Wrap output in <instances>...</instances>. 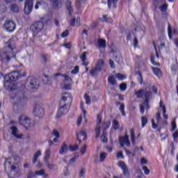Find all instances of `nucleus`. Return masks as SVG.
<instances>
[{
  "mask_svg": "<svg viewBox=\"0 0 178 178\" xmlns=\"http://www.w3.org/2000/svg\"><path fill=\"white\" fill-rule=\"evenodd\" d=\"M16 48V42L14 39H10L6 42V47L0 51L1 60L8 63L10 60L14 56L13 51Z\"/></svg>",
  "mask_w": 178,
  "mask_h": 178,
  "instance_id": "f257e3e1",
  "label": "nucleus"
},
{
  "mask_svg": "<svg viewBox=\"0 0 178 178\" xmlns=\"http://www.w3.org/2000/svg\"><path fill=\"white\" fill-rule=\"evenodd\" d=\"M19 72L13 71L11 73H9L8 75L4 76L3 86L4 88L8 91H13L17 88V86L15 84V81L19 79Z\"/></svg>",
  "mask_w": 178,
  "mask_h": 178,
  "instance_id": "f03ea898",
  "label": "nucleus"
},
{
  "mask_svg": "<svg viewBox=\"0 0 178 178\" xmlns=\"http://www.w3.org/2000/svg\"><path fill=\"white\" fill-rule=\"evenodd\" d=\"M64 95H67L68 96H63L61 100H60L59 108L58 110V113L56 115V118H59L62 115H65L68 113L69 108H67V106L70 105L72 101L73 100L71 95H69L67 92L64 93Z\"/></svg>",
  "mask_w": 178,
  "mask_h": 178,
  "instance_id": "7ed1b4c3",
  "label": "nucleus"
},
{
  "mask_svg": "<svg viewBox=\"0 0 178 178\" xmlns=\"http://www.w3.org/2000/svg\"><path fill=\"white\" fill-rule=\"evenodd\" d=\"M44 18H42L40 21H36L32 24L30 26V30L33 33V35H35L38 33H40L44 29Z\"/></svg>",
  "mask_w": 178,
  "mask_h": 178,
  "instance_id": "20e7f679",
  "label": "nucleus"
},
{
  "mask_svg": "<svg viewBox=\"0 0 178 178\" xmlns=\"http://www.w3.org/2000/svg\"><path fill=\"white\" fill-rule=\"evenodd\" d=\"M26 86L32 90H37L39 87V81L35 77L27 78Z\"/></svg>",
  "mask_w": 178,
  "mask_h": 178,
  "instance_id": "39448f33",
  "label": "nucleus"
},
{
  "mask_svg": "<svg viewBox=\"0 0 178 178\" xmlns=\"http://www.w3.org/2000/svg\"><path fill=\"white\" fill-rule=\"evenodd\" d=\"M19 122L21 126H23L25 128H29L31 126V120L27 118L25 115H22L19 118Z\"/></svg>",
  "mask_w": 178,
  "mask_h": 178,
  "instance_id": "423d86ee",
  "label": "nucleus"
},
{
  "mask_svg": "<svg viewBox=\"0 0 178 178\" xmlns=\"http://www.w3.org/2000/svg\"><path fill=\"white\" fill-rule=\"evenodd\" d=\"M3 28L8 33H13L15 31L16 25L13 21H6L3 25Z\"/></svg>",
  "mask_w": 178,
  "mask_h": 178,
  "instance_id": "0eeeda50",
  "label": "nucleus"
},
{
  "mask_svg": "<svg viewBox=\"0 0 178 178\" xmlns=\"http://www.w3.org/2000/svg\"><path fill=\"white\" fill-rule=\"evenodd\" d=\"M33 112V115L38 118H42V116L44 115V108H42L38 104H35Z\"/></svg>",
  "mask_w": 178,
  "mask_h": 178,
  "instance_id": "6e6552de",
  "label": "nucleus"
},
{
  "mask_svg": "<svg viewBox=\"0 0 178 178\" xmlns=\"http://www.w3.org/2000/svg\"><path fill=\"white\" fill-rule=\"evenodd\" d=\"M33 8V1L32 0H26L25 7L24 11H25V15L31 14Z\"/></svg>",
  "mask_w": 178,
  "mask_h": 178,
  "instance_id": "1a4fd4ad",
  "label": "nucleus"
},
{
  "mask_svg": "<svg viewBox=\"0 0 178 178\" xmlns=\"http://www.w3.org/2000/svg\"><path fill=\"white\" fill-rule=\"evenodd\" d=\"M118 166H120L122 170H123V175H124V177H129L130 173L129 171V168H127L125 162H123V161L118 162Z\"/></svg>",
  "mask_w": 178,
  "mask_h": 178,
  "instance_id": "9d476101",
  "label": "nucleus"
},
{
  "mask_svg": "<svg viewBox=\"0 0 178 178\" xmlns=\"http://www.w3.org/2000/svg\"><path fill=\"white\" fill-rule=\"evenodd\" d=\"M148 88H149V86H146L143 88H141L140 90L135 92L134 95H136L138 99H142L144 92L147 91Z\"/></svg>",
  "mask_w": 178,
  "mask_h": 178,
  "instance_id": "9b49d317",
  "label": "nucleus"
},
{
  "mask_svg": "<svg viewBox=\"0 0 178 178\" xmlns=\"http://www.w3.org/2000/svg\"><path fill=\"white\" fill-rule=\"evenodd\" d=\"M10 175H14L15 177H12V178H15V177L19 176V169L15 165H10Z\"/></svg>",
  "mask_w": 178,
  "mask_h": 178,
  "instance_id": "f8f14e48",
  "label": "nucleus"
},
{
  "mask_svg": "<svg viewBox=\"0 0 178 178\" xmlns=\"http://www.w3.org/2000/svg\"><path fill=\"white\" fill-rule=\"evenodd\" d=\"M65 8H66V10H67V11H68L69 15H72V14L74 12V9H73V6H72V2L70 0L66 1Z\"/></svg>",
  "mask_w": 178,
  "mask_h": 178,
  "instance_id": "ddd939ff",
  "label": "nucleus"
},
{
  "mask_svg": "<svg viewBox=\"0 0 178 178\" xmlns=\"http://www.w3.org/2000/svg\"><path fill=\"white\" fill-rule=\"evenodd\" d=\"M68 151V146L67 144H65V143H63L62 144V146L60 147V149H59V154H67Z\"/></svg>",
  "mask_w": 178,
  "mask_h": 178,
  "instance_id": "4468645a",
  "label": "nucleus"
},
{
  "mask_svg": "<svg viewBox=\"0 0 178 178\" xmlns=\"http://www.w3.org/2000/svg\"><path fill=\"white\" fill-rule=\"evenodd\" d=\"M44 163H45L47 168H48L50 170H52V171L58 170L57 165L55 164L49 163V161H44Z\"/></svg>",
  "mask_w": 178,
  "mask_h": 178,
  "instance_id": "2eb2a0df",
  "label": "nucleus"
},
{
  "mask_svg": "<svg viewBox=\"0 0 178 178\" xmlns=\"http://www.w3.org/2000/svg\"><path fill=\"white\" fill-rule=\"evenodd\" d=\"M119 1V0H107V5L108 9H111L112 7V5H113V8H117V3Z\"/></svg>",
  "mask_w": 178,
  "mask_h": 178,
  "instance_id": "dca6fc26",
  "label": "nucleus"
},
{
  "mask_svg": "<svg viewBox=\"0 0 178 178\" xmlns=\"http://www.w3.org/2000/svg\"><path fill=\"white\" fill-rule=\"evenodd\" d=\"M104 65V61L102 59L98 60L96 63L95 68L102 70L103 66Z\"/></svg>",
  "mask_w": 178,
  "mask_h": 178,
  "instance_id": "f3484780",
  "label": "nucleus"
},
{
  "mask_svg": "<svg viewBox=\"0 0 178 178\" xmlns=\"http://www.w3.org/2000/svg\"><path fill=\"white\" fill-rule=\"evenodd\" d=\"M10 130H12V134L17 139L22 138V136L17 134V127H10Z\"/></svg>",
  "mask_w": 178,
  "mask_h": 178,
  "instance_id": "a211bd4d",
  "label": "nucleus"
},
{
  "mask_svg": "<svg viewBox=\"0 0 178 178\" xmlns=\"http://www.w3.org/2000/svg\"><path fill=\"white\" fill-rule=\"evenodd\" d=\"M120 140H123V143L125 144L127 147L130 146V142L129 140V136L125 135L124 136H120Z\"/></svg>",
  "mask_w": 178,
  "mask_h": 178,
  "instance_id": "6ab92c4d",
  "label": "nucleus"
},
{
  "mask_svg": "<svg viewBox=\"0 0 178 178\" xmlns=\"http://www.w3.org/2000/svg\"><path fill=\"white\" fill-rule=\"evenodd\" d=\"M40 156H41V151H37L35 155H33V157L32 159V163L35 164V163H37L38 159Z\"/></svg>",
  "mask_w": 178,
  "mask_h": 178,
  "instance_id": "aec40b11",
  "label": "nucleus"
},
{
  "mask_svg": "<svg viewBox=\"0 0 178 178\" xmlns=\"http://www.w3.org/2000/svg\"><path fill=\"white\" fill-rule=\"evenodd\" d=\"M10 10H12L14 13H19V7L18 5L16 3H13L10 5Z\"/></svg>",
  "mask_w": 178,
  "mask_h": 178,
  "instance_id": "412c9836",
  "label": "nucleus"
},
{
  "mask_svg": "<svg viewBox=\"0 0 178 178\" xmlns=\"http://www.w3.org/2000/svg\"><path fill=\"white\" fill-rule=\"evenodd\" d=\"M101 71H102V70H98V69L94 67V69L91 70L90 72H89V73H90V75L92 76V77H95V76H97L98 72H100Z\"/></svg>",
  "mask_w": 178,
  "mask_h": 178,
  "instance_id": "4be33fe9",
  "label": "nucleus"
},
{
  "mask_svg": "<svg viewBox=\"0 0 178 178\" xmlns=\"http://www.w3.org/2000/svg\"><path fill=\"white\" fill-rule=\"evenodd\" d=\"M144 97H145V100H149L150 97L152 95V92L151 90H147L145 91V92L143 93Z\"/></svg>",
  "mask_w": 178,
  "mask_h": 178,
  "instance_id": "5701e85b",
  "label": "nucleus"
},
{
  "mask_svg": "<svg viewBox=\"0 0 178 178\" xmlns=\"http://www.w3.org/2000/svg\"><path fill=\"white\" fill-rule=\"evenodd\" d=\"M100 138H101V141L103 143H106L108 142V138H107V136H106V131H102V134Z\"/></svg>",
  "mask_w": 178,
  "mask_h": 178,
  "instance_id": "b1692460",
  "label": "nucleus"
},
{
  "mask_svg": "<svg viewBox=\"0 0 178 178\" xmlns=\"http://www.w3.org/2000/svg\"><path fill=\"white\" fill-rule=\"evenodd\" d=\"M108 83L111 84L112 86H115L117 84V81L115 80V78H114L113 76H108Z\"/></svg>",
  "mask_w": 178,
  "mask_h": 178,
  "instance_id": "393cba45",
  "label": "nucleus"
},
{
  "mask_svg": "<svg viewBox=\"0 0 178 178\" xmlns=\"http://www.w3.org/2000/svg\"><path fill=\"white\" fill-rule=\"evenodd\" d=\"M112 128H113L115 131H117L118 129H119L120 128L119 122H118L116 120H113L112 124Z\"/></svg>",
  "mask_w": 178,
  "mask_h": 178,
  "instance_id": "a878e982",
  "label": "nucleus"
},
{
  "mask_svg": "<svg viewBox=\"0 0 178 178\" xmlns=\"http://www.w3.org/2000/svg\"><path fill=\"white\" fill-rule=\"evenodd\" d=\"M95 138H99L101 133L99 125H96V127L95 129Z\"/></svg>",
  "mask_w": 178,
  "mask_h": 178,
  "instance_id": "bb28decb",
  "label": "nucleus"
},
{
  "mask_svg": "<svg viewBox=\"0 0 178 178\" xmlns=\"http://www.w3.org/2000/svg\"><path fill=\"white\" fill-rule=\"evenodd\" d=\"M102 19H103V22H104L105 23H112L113 22V19L111 17H108L107 15H102Z\"/></svg>",
  "mask_w": 178,
  "mask_h": 178,
  "instance_id": "cd10ccee",
  "label": "nucleus"
},
{
  "mask_svg": "<svg viewBox=\"0 0 178 178\" xmlns=\"http://www.w3.org/2000/svg\"><path fill=\"white\" fill-rule=\"evenodd\" d=\"M152 70L154 74H156V76H159L161 75V70H160L158 67H152Z\"/></svg>",
  "mask_w": 178,
  "mask_h": 178,
  "instance_id": "c85d7f7f",
  "label": "nucleus"
},
{
  "mask_svg": "<svg viewBox=\"0 0 178 178\" xmlns=\"http://www.w3.org/2000/svg\"><path fill=\"white\" fill-rule=\"evenodd\" d=\"M23 100H24V98H17V101H18V102L14 104L13 108L15 109L16 108H18V106H21Z\"/></svg>",
  "mask_w": 178,
  "mask_h": 178,
  "instance_id": "c756f323",
  "label": "nucleus"
},
{
  "mask_svg": "<svg viewBox=\"0 0 178 178\" xmlns=\"http://www.w3.org/2000/svg\"><path fill=\"white\" fill-rule=\"evenodd\" d=\"M148 123V118L145 116L141 118V127H145V125Z\"/></svg>",
  "mask_w": 178,
  "mask_h": 178,
  "instance_id": "7c9ffc66",
  "label": "nucleus"
},
{
  "mask_svg": "<svg viewBox=\"0 0 178 178\" xmlns=\"http://www.w3.org/2000/svg\"><path fill=\"white\" fill-rule=\"evenodd\" d=\"M98 44L100 48H106V41L102 39L98 40Z\"/></svg>",
  "mask_w": 178,
  "mask_h": 178,
  "instance_id": "2f4dec72",
  "label": "nucleus"
},
{
  "mask_svg": "<svg viewBox=\"0 0 178 178\" xmlns=\"http://www.w3.org/2000/svg\"><path fill=\"white\" fill-rule=\"evenodd\" d=\"M68 149L71 152H74V151H76L79 149V146H78L77 144H76L74 145H69Z\"/></svg>",
  "mask_w": 178,
  "mask_h": 178,
  "instance_id": "473e14b6",
  "label": "nucleus"
},
{
  "mask_svg": "<svg viewBox=\"0 0 178 178\" xmlns=\"http://www.w3.org/2000/svg\"><path fill=\"white\" fill-rule=\"evenodd\" d=\"M134 129H131V143L134 145H136V141L134 138Z\"/></svg>",
  "mask_w": 178,
  "mask_h": 178,
  "instance_id": "72a5a7b5",
  "label": "nucleus"
},
{
  "mask_svg": "<svg viewBox=\"0 0 178 178\" xmlns=\"http://www.w3.org/2000/svg\"><path fill=\"white\" fill-rule=\"evenodd\" d=\"M124 109H125V105H124V104L122 103L120 104V112L122 113V115H123V116H126V113H125Z\"/></svg>",
  "mask_w": 178,
  "mask_h": 178,
  "instance_id": "f704fd0d",
  "label": "nucleus"
},
{
  "mask_svg": "<svg viewBox=\"0 0 178 178\" xmlns=\"http://www.w3.org/2000/svg\"><path fill=\"white\" fill-rule=\"evenodd\" d=\"M97 126H100V124L102 123V113H98L97 114Z\"/></svg>",
  "mask_w": 178,
  "mask_h": 178,
  "instance_id": "c9c22d12",
  "label": "nucleus"
},
{
  "mask_svg": "<svg viewBox=\"0 0 178 178\" xmlns=\"http://www.w3.org/2000/svg\"><path fill=\"white\" fill-rule=\"evenodd\" d=\"M40 57L42 59L43 63L47 64V63L49 61L48 56L47 54H42Z\"/></svg>",
  "mask_w": 178,
  "mask_h": 178,
  "instance_id": "e433bc0d",
  "label": "nucleus"
},
{
  "mask_svg": "<svg viewBox=\"0 0 178 178\" xmlns=\"http://www.w3.org/2000/svg\"><path fill=\"white\" fill-rule=\"evenodd\" d=\"M115 77H117V79H118V80H120V81H122V80H124V79H126V76H125V75H123V74H120V73H118V74H115Z\"/></svg>",
  "mask_w": 178,
  "mask_h": 178,
  "instance_id": "4c0bfd02",
  "label": "nucleus"
},
{
  "mask_svg": "<svg viewBox=\"0 0 178 178\" xmlns=\"http://www.w3.org/2000/svg\"><path fill=\"white\" fill-rule=\"evenodd\" d=\"M51 151L50 149H47L45 152V157H44V161H49V159L50 158Z\"/></svg>",
  "mask_w": 178,
  "mask_h": 178,
  "instance_id": "58836bf2",
  "label": "nucleus"
},
{
  "mask_svg": "<svg viewBox=\"0 0 178 178\" xmlns=\"http://www.w3.org/2000/svg\"><path fill=\"white\" fill-rule=\"evenodd\" d=\"M84 99L87 105H90L91 104L90 98L86 93L84 95Z\"/></svg>",
  "mask_w": 178,
  "mask_h": 178,
  "instance_id": "ea45409f",
  "label": "nucleus"
},
{
  "mask_svg": "<svg viewBox=\"0 0 178 178\" xmlns=\"http://www.w3.org/2000/svg\"><path fill=\"white\" fill-rule=\"evenodd\" d=\"M35 174L36 175V176H42L45 174V171L44 169L36 170Z\"/></svg>",
  "mask_w": 178,
  "mask_h": 178,
  "instance_id": "a19ab883",
  "label": "nucleus"
},
{
  "mask_svg": "<svg viewBox=\"0 0 178 178\" xmlns=\"http://www.w3.org/2000/svg\"><path fill=\"white\" fill-rule=\"evenodd\" d=\"M149 100H144V102L143 103V106L145 107L146 111H149Z\"/></svg>",
  "mask_w": 178,
  "mask_h": 178,
  "instance_id": "79ce46f5",
  "label": "nucleus"
},
{
  "mask_svg": "<svg viewBox=\"0 0 178 178\" xmlns=\"http://www.w3.org/2000/svg\"><path fill=\"white\" fill-rule=\"evenodd\" d=\"M35 176H37L35 172H33L31 170H29V172H27V178H34Z\"/></svg>",
  "mask_w": 178,
  "mask_h": 178,
  "instance_id": "37998d69",
  "label": "nucleus"
},
{
  "mask_svg": "<svg viewBox=\"0 0 178 178\" xmlns=\"http://www.w3.org/2000/svg\"><path fill=\"white\" fill-rule=\"evenodd\" d=\"M168 4H163V6H160V10L162 11L163 13H165L168 10Z\"/></svg>",
  "mask_w": 178,
  "mask_h": 178,
  "instance_id": "c03bdc74",
  "label": "nucleus"
},
{
  "mask_svg": "<svg viewBox=\"0 0 178 178\" xmlns=\"http://www.w3.org/2000/svg\"><path fill=\"white\" fill-rule=\"evenodd\" d=\"M111 126V122L108 121L107 122H104V131H106L108 129H109Z\"/></svg>",
  "mask_w": 178,
  "mask_h": 178,
  "instance_id": "a18cd8bd",
  "label": "nucleus"
},
{
  "mask_svg": "<svg viewBox=\"0 0 178 178\" xmlns=\"http://www.w3.org/2000/svg\"><path fill=\"white\" fill-rule=\"evenodd\" d=\"M120 89L121 91H125L127 90V84L125 83H122L120 85Z\"/></svg>",
  "mask_w": 178,
  "mask_h": 178,
  "instance_id": "49530a36",
  "label": "nucleus"
},
{
  "mask_svg": "<svg viewBox=\"0 0 178 178\" xmlns=\"http://www.w3.org/2000/svg\"><path fill=\"white\" fill-rule=\"evenodd\" d=\"M106 158V152H101L100 154V161H104V159Z\"/></svg>",
  "mask_w": 178,
  "mask_h": 178,
  "instance_id": "de8ad7c7",
  "label": "nucleus"
},
{
  "mask_svg": "<svg viewBox=\"0 0 178 178\" xmlns=\"http://www.w3.org/2000/svg\"><path fill=\"white\" fill-rule=\"evenodd\" d=\"M88 51H84L81 56V59L82 62H85L86 60V55L88 54Z\"/></svg>",
  "mask_w": 178,
  "mask_h": 178,
  "instance_id": "09e8293b",
  "label": "nucleus"
},
{
  "mask_svg": "<svg viewBox=\"0 0 178 178\" xmlns=\"http://www.w3.org/2000/svg\"><path fill=\"white\" fill-rule=\"evenodd\" d=\"M79 73V66L76 65L74 68V70H72L71 74H77Z\"/></svg>",
  "mask_w": 178,
  "mask_h": 178,
  "instance_id": "8fccbe9b",
  "label": "nucleus"
},
{
  "mask_svg": "<svg viewBox=\"0 0 178 178\" xmlns=\"http://www.w3.org/2000/svg\"><path fill=\"white\" fill-rule=\"evenodd\" d=\"M52 2L53 7L58 8V0H49Z\"/></svg>",
  "mask_w": 178,
  "mask_h": 178,
  "instance_id": "3c124183",
  "label": "nucleus"
},
{
  "mask_svg": "<svg viewBox=\"0 0 178 178\" xmlns=\"http://www.w3.org/2000/svg\"><path fill=\"white\" fill-rule=\"evenodd\" d=\"M176 128H177V126L176 125V122L175 120H173L172 122V129L171 131L173 132L176 130Z\"/></svg>",
  "mask_w": 178,
  "mask_h": 178,
  "instance_id": "603ef678",
  "label": "nucleus"
},
{
  "mask_svg": "<svg viewBox=\"0 0 178 178\" xmlns=\"http://www.w3.org/2000/svg\"><path fill=\"white\" fill-rule=\"evenodd\" d=\"M172 138L174 141L176 142V140L178 138V130L174 131V133L172 134Z\"/></svg>",
  "mask_w": 178,
  "mask_h": 178,
  "instance_id": "864d4df0",
  "label": "nucleus"
},
{
  "mask_svg": "<svg viewBox=\"0 0 178 178\" xmlns=\"http://www.w3.org/2000/svg\"><path fill=\"white\" fill-rule=\"evenodd\" d=\"M143 171H144L145 175H149L150 171H149V170L148 169L147 167H146L145 165H144V166L143 167Z\"/></svg>",
  "mask_w": 178,
  "mask_h": 178,
  "instance_id": "5fc2aeb1",
  "label": "nucleus"
},
{
  "mask_svg": "<svg viewBox=\"0 0 178 178\" xmlns=\"http://www.w3.org/2000/svg\"><path fill=\"white\" fill-rule=\"evenodd\" d=\"M68 35H69V31L68 30H65L64 32H63L61 33V38H67Z\"/></svg>",
  "mask_w": 178,
  "mask_h": 178,
  "instance_id": "6e6d98bb",
  "label": "nucleus"
},
{
  "mask_svg": "<svg viewBox=\"0 0 178 178\" xmlns=\"http://www.w3.org/2000/svg\"><path fill=\"white\" fill-rule=\"evenodd\" d=\"M52 136H54L56 138H59V133L56 129L53 130Z\"/></svg>",
  "mask_w": 178,
  "mask_h": 178,
  "instance_id": "4d7b16f0",
  "label": "nucleus"
},
{
  "mask_svg": "<svg viewBox=\"0 0 178 178\" xmlns=\"http://www.w3.org/2000/svg\"><path fill=\"white\" fill-rule=\"evenodd\" d=\"M63 77L65 78V80L64 81H70V82H72L73 81V80L71 79V77L68 76V75H63Z\"/></svg>",
  "mask_w": 178,
  "mask_h": 178,
  "instance_id": "13d9d810",
  "label": "nucleus"
},
{
  "mask_svg": "<svg viewBox=\"0 0 178 178\" xmlns=\"http://www.w3.org/2000/svg\"><path fill=\"white\" fill-rule=\"evenodd\" d=\"M86 147H87V145H86V144H85V145H83V147H81V153L82 154H84L85 152H86Z\"/></svg>",
  "mask_w": 178,
  "mask_h": 178,
  "instance_id": "bf43d9fd",
  "label": "nucleus"
},
{
  "mask_svg": "<svg viewBox=\"0 0 178 178\" xmlns=\"http://www.w3.org/2000/svg\"><path fill=\"white\" fill-rule=\"evenodd\" d=\"M135 74L138 75V79H142L143 78V75H142V72L140 71H137L134 72Z\"/></svg>",
  "mask_w": 178,
  "mask_h": 178,
  "instance_id": "052dcab7",
  "label": "nucleus"
},
{
  "mask_svg": "<svg viewBox=\"0 0 178 178\" xmlns=\"http://www.w3.org/2000/svg\"><path fill=\"white\" fill-rule=\"evenodd\" d=\"M117 158L118 159H124V156H123L122 152H118L117 153Z\"/></svg>",
  "mask_w": 178,
  "mask_h": 178,
  "instance_id": "680f3d73",
  "label": "nucleus"
},
{
  "mask_svg": "<svg viewBox=\"0 0 178 178\" xmlns=\"http://www.w3.org/2000/svg\"><path fill=\"white\" fill-rule=\"evenodd\" d=\"M85 174H86V172L82 168L79 172V177H83Z\"/></svg>",
  "mask_w": 178,
  "mask_h": 178,
  "instance_id": "e2e57ef3",
  "label": "nucleus"
},
{
  "mask_svg": "<svg viewBox=\"0 0 178 178\" xmlns=\"http://www.w3.org/2000/svg\"><path fill=\"white\" fill-rule=\"evenodd\" d=\"M79 134H80L81 136H84V139H83V140H86V139H87V134H86V131H81L79 133Z\"/></svg>",
  "mask_w": 178,
  "mask_h": 178,
  "instance_id": "0e129e2a",
  "label": "nucleus"
},
{
  "mask_svg": "<svg viewBox=\"0 0 178 178\" xmlns=\"http://www.w3.org/2000/svg\"><path fill=\"white\" fill-rule=\"evenodd\" d=\"M81 0H76V8L79 9L81 8Z\"/></svg>",
  "mask_w": 178,
  "mask_h": 178,
  "instance_id": "69168bd1",
  "label": "nucleus"
},
{
  "mask_svg": "<svg viewBox=\"0 0 178 178\" xmlns=\"http://www.w3.org/2000/svg\"><path fill=\"white\" fill-rule=\"evenodd\" d=\"M83 120V116H79V118L77 120V126H80L81 121Z\"/></svg>",
  "mask_w": 178,
  "mask_h": 178,
  "instance_id": "338daca9",
  "label": "nucleus"
},
{
  "mask_svg": "<svg viewBox=\"0 0 178 178\" xmlns=\"http://www.w3.org/2000/svg\"><path fill=\"white\" fill-rule=\"evenodd\" d=\"M109 63H110L111 69H115V65H114V62H113V60L111 59L109 60Z\"/></svg>",
  "mask_w": 178,
  "mask_h": 178,
  "instance_id": "774afa93",
  "label": "nucleus"
}]
</instances>
